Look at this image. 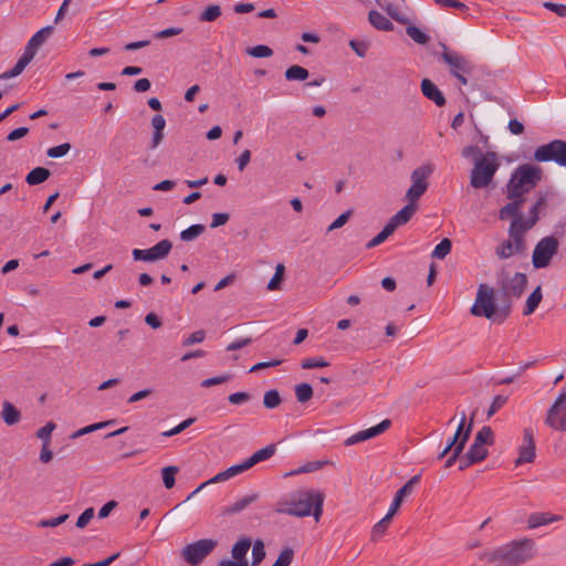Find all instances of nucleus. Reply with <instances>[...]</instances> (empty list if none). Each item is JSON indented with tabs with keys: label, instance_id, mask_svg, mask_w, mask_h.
I'll list each match as a JSON object with an SVG mask.
<instances>
[{
	"label": "nucleus",
	"instance_id": "obj_1",
	"mask_svg": "<svg viewBox=\"0 0 566 566\" xmlns=\"http://www.w3.org/2000/svg\"><path fill=\"white\" fill-rule=\"evenodd\" d=\"M324 499L325 495L319 490L298 489L280 499L275 503L274 511L296 517L313 515L318 522L323 514Z\"/></svg>",
	"mask_w": 566,
	"mask_h": 566
},
{
	"label": "nucleus",
	"instance_id": "obj_2",
	"mask_svg": "<svg viewBox=\"0 0 566 566\" xmlns=\"http://www.w3.org/2000/svg\"><path fill=\"white\" fill-rule=\"evenodd\" d=\"M534 556V542L525 538L513 541L491 552L480 554L481 560L497 563L501 566H518Z\"/></svg>",
	"mask_w": 566,
	"mask_h": 566
},
{
	"label": "nucleus",
	"instance_id": "obj_3",
	"mask_svg": "<svg viewBox=\"0 0 566 566\" xmlns=\"http://www.w3.org/2000/svg\"><path fill=\"white\" fill-rule=\"evenodd\" d=\"M495 302L494 289L485 283L478 287L474 304L471 307V314L478 317H485L495 324H502L510 317V304L503 303L501 297Z\"/></svg>",
	"mask_w": 566,
	"mask_h": 566
},
{
	"label": "nucleus",
	"instance_id": "obj_4",
	"mask_svg": "<svg viewBox=\"0 0 566 566\" xmlns=\"http://www.w3.org/2000/svg\"><path fill=\"white\" fill-rule=\"evenodd\" d=\"M543 169L534 164H523L516 167L506 184L507 199H525L542 180Z\"/></svg>",
	"mask_w": 566,
	"mask_h": 566
},
{
	"label": "nucleus",
	"instance_id": "obj_5",
	"mask_svg": "<svg viewBox=\"0 0 566 566\" xmlns=\"http://www.w3.org/2000/svg\"><path fill=\"white\" fill-rule=\"evenodd\" d=\"M500 168L496 153L488 151L484 156L475 158L470 174V185L474 189H483L491 185Z\"/></svg>",
	"mask_w": 566,
	"mask_h": 566
},
{
	"label": "nucleus",
	"instance_id": "obj_6",
	"mask_svg": "<svg viewBox=\"0 0 566 566\" xmlns=\"http://www.w3.org/2000/svg\"><path fill=\"white\" fill-rule=\"evenodd\" d=\"M527 285V276L524 273H515L512 277L502 279L499 283V296L503 303L510 304L512 313L513 302L518 300Z\"/></svg>",
	"mask_w": 566,
	"mask_h": 566
},
{
	"label": "nucleus",
	"instance_id": "obj_7",
	"mask_svg": "<svg viewBox=\"0 0 566 566\" xmlns=\"http://www.w3.org/2000/svg\"><path fill=\"white\" fill-rule=\"evenodd\" d=\"M533 158L537 163L554 161L559 166L566 167V140L554 139L538 146L534 151Z\"/></svg>",
	"mask_w": 566,
	"mask_h": 566
},
{
	"label": "nucleus",
	"instance_id": "obj_8",
	"mask_svg": "<svg viewBox=\"0 0 566 566\" xmlns=\"http://www.w3.org/2000/svg\"><path fill=\"white\" fill-rule=\"evenodd\" d=\"M433 169L434 167L432 165L427 164L416 168L411 172V186L406 193V199L409 202L417 205V201L427 191L429 186L427 179L433 172Z\"/></svg>",
	"mask_w": 566,
	"mask_h": 566
},
{
	"label": "nucleus",
	"instance_id": "obj_9",
	"mask_svg": "<svg viewBox=\"0 0 566 566\" xmlns=\"http://www.w3.org/2000/svg\"><path fill=\"white\" fill-rule=\"evenodd\" d=\"M218 545L212 538H203L190 543L182 549L184 559L191 566L200 564Z\"/></svg>",
	"mask_w": 566,
	"mask_h": 566
},
{
	"label": "nucleus",
	"instance_id": "obj_10",
	"mask_svg": "<svg viewBox=\"0 0 566 566\" xmlns=\"http://www.w3.org/2000/svg\"><path fill=\"white\" fill-rule=\"evenodd\" d=\"M558 240L553 235L541 239L533 251V266L535 269H544L548 266L552 258L558 251Z\"/></svg>",
	"mask_w": 566,
	"mask_h": 566
},
{
	"label": "nucleus",
	"instance_id": "obj_11",
	"mask_svg": "<svg viewBox=\"0 0 566 566\" xmlns=\"http://www.w3.org/2000/svg\"><path fill=\"white\" fill-rule=\"evenodd\" d=\"M545 423L554 430L566 431V388H563L547 410Z\"/></svg>",
	"mask_w": 566,
	"mask_h": 566
},
{
	"label": "nucleus",
	"instance_id": "obj_12",
	"mask_svg": "<svg viewBox=\"0 0 566 566\" xmlns=\"http://www.w3.org/2000/svg\"><path fill=\"white\" fill-rule=\"evenodd\" d=\"M443 52L440 59L449 66L450 73L455 76L459 74H471L473 72V64L464 55L449 50L444 44H441Z\"/></svg>",
	"mask_w": 566,
	"mask_h": 566
},
{
	"label": "nucleus",
	"instance_id": "obj_13",
	"mask_svg": "<svg viewBox=\"0 0 566 566\" xmlns=\"http://www.w3.org/2000/svg\"><path fill=\"white\" fill-rule=\"evenodd\" d=\"M535 450L533 430L531 428H525L523 431V444L518 448V457L515 460V465L518 467L533 462L536 457Z\"/></svg>",
	"mask_w": 566,
	"mask_h": 566
},
{
	"label": "nucleus",
	"instance_id": "obj_14",
	"mask_svg": "<svg viewBox=\"0 0 566 566\" xmlns=\"http://www.w3.org/2000/svg\"><path fill=\"white\" fill-rule=\"evenodd\" d=\"M390 426H391V420L385 419L371 428L360 430V431L356 432L355 434L350 436L349 438H347L345 440L344 444L346 447H349V446H353V444H356L359 442H364L371 438H375V437L379 436L380 433L385 432L387 429H389Z\"/></svg>",
	"mask_w": 566,
	"mask_h": 566
},
{
	"label": "nucleus",
	"instance_id": "obj_15",
	"mask_svg": "<svg viewBox=\"0 0 566 566\" xmlns=\"http://www.w3.org/2000/svg\"><path fill=\"white\" fill-rule=\"evenodd\" d=\"M511 202L506 203L499 211V218L501 220L512 219V222L516 220L520 221L522 226H524V218L521 213V208L525 202V199H510Z\"/></svg>",
	"mask_w": 566,
	"mask_h": 566
},
{
	"label": "nucleus",
	"instance_id": "obj_16",
	"mask_svg": "<svg viewBox=\"0 0 566 566\" xmlns=\"http://www.w3.org/2000/svg\"><path fill=\"white\" fill-rule=\"evenodd\" d=\"M420 482V475H413L405 485H402L395 494L394 501L389 507L388 513L395 515L399 510L403 499L411 494L415 485Z\"/></svg>",
	"mask_w": 566,
	"mask_h": 566
},
{
	"label": "nucleus",
	"instance_id": "obj_17",
	"mask_svg": "<svg viewBox=\"0 0 566 566\" xmlns=\"http://www.w3.org/2000/svg\"><path fill=\"white\" fill-rule=\"evenodd\" d=\"M530 230L526 226H522L520 221L511 222L509 229V235L511 242L513 243V249L515 253H522L525 250V232Z\"/></svg>",
	"mask_w": 566,
	"mask_h": 566
},
{
	"label": "nucleus",
	"instance_id": "obj_18",
	"mask_svg": "<svg viewBox=\"0 0 566 566\" xmlns=\"http://www.w3.org/2000/svg\"><path fill=\"white\" fill-rule=\"evenodd\" d=\"M421 92L428 99L432 101L437 106L441 107L446 105L444 95L431 80L423 78L421 81Z\"/></svg>",
	"mask_w": 566,
	"mask_h": 566
},
{
	"label": "nucleus",
	"instance_id": "obj_19",
	"mask_svg": "<svg viewBox=\"0 0 566 566\" xmlns=\"http://www.w3.org/2000/svg\"><path fill=\"white\" fill-rule=\"evenodd\" d=\"M259 499L256 493L245 495L231 505H227L222 509V515H233L245 510L250 504L254 503Z\"/></svg>",
	"mask_w": 566,
	"mask_h": 566
},
{
	"label": "nucleus",
	"instance_id": "obj_20",
	"mask_svg": "<svg viewBox=\"0 0 566 566\" xmlns=\"http://www.w3.org/2000/svg\"><path fill=\"white\" fill-rule=\"evenodd\" d=\"M369 23L379 31H392V22L377 10H371L368 13Z\"/></svg>",
	"mask_w": 566,
	"mask_h": 566
},
{
	"label": "nucleus",
	"instance_id": "obj_21",
	"mask_svg": "<svg viewBox=\"0 0 566 566\" xmlns=\"http://www.w3.org/2000/svg\"><path fill=\"white\" fill-rule=\"evenodd\" d=\"M252 545V541L249 537H241L237 541L231 548L232 559L248 560L247 554Z\"/></svg>",
	"mask_w": 566,
	"mask_h": 566
},
{
	"label": "nucleus",
	"instance_id": "obj_22",
	"mask_svg": "<svg viewBox=\"0 0 566 566\" xmlns=\"http://www.w3.org/2000/svg\"><path fill=\"white\" fill-rule=\"evenodd\" d=\"M275 450H276V448L274 444H269V446L258 450L249 459H247L245 460L247 464L251 469L255 464L270 459L275 453Z\"/></svg>",
	"mask_w": 566,
	"mask_h": 566
},
{
	"label": "nucleus",
	"instance_id": "obj_23",
	"mask_svg": "<svg viewBox=\"0 0 566 566\" xmlns=\"http://www.w3.org/2000/svg\"><path fill=\"white\" fill-rule=\"evenodd\" d=\"M1 417L8 426H12L20 421L21 413L11 402L4 401Z\"/></svg>",
	"mask_w": 566,
	"mask_h": 566
},
{
	"label": "nucleus",
	"instance_id": "obj_24",
	"mask_svg": "<svg viewBox=\"0 0 566 566\" xmlns=\"http://www.w3.org/2000/svg\"><path fill=\"white\" fill-rule=\"evenodd\" d=\"M417 210V205H413L408 201V203L399 210L397 213H395L391 219L395 221V223L400 227L409 222V220L412 218Z\"/></svg>",
	"mask_w": 566,
	"mask_h": 566
},
{
	"label": "nucleus",
	"instance_id": "obj_25",
	"mask_svg": "<svg viewBox=\"0 0 566 566\" xmlns=\"http://www.w3.org/2000/svg\"><path fill=\"white\" fill-rule=\"evenodd\" d=\"M51 172L49 169L44 167H36L32 169L25 177L27 184L30 186H35L44 182L49 179Z\"/></svg>",
	"mask_w": 566,
	"mask_h": 566
},
{
	"label": "nucleus",
	"instance_id": "obj_26",
	"mask_svg": "<svg viewBox=\"0 0 566 566\" xmlns=\"http://www.w3.org/2000/svg\"><path fill=\"white\" fill-rule=\"evenodd\" d=\"M543 298L542 289L537 286L526 300V304L523 311V315L527 316L533 314L538 307Z\"/></svg>",
	"mask_w": 566,
	"mask_h": 566
},
{
	"label": "nucleus",
	"instance_id": "obj_27",
	"mask_svg": "<svg viewBox=\"0 0 566 566\" xmlns=\"http://www.w3.org/2000/svg\"><path fill=\"white\" fill-rule=\"evenodd\" d=\"M557 520L559 516H553L549 513H534L528 518V527L536 528Z\"/></svg>",
	"mask_w": 566,
	"mask_h": 566
},
{
	"label": "nucleus",
	"instance_id": "obj_28",
	"mask_svg": "<svg viewBox=\"0 0 566 566\" xmlns=\"http://www.w3.org/2000/svg\"><path fill=\"white\" fill-rule=\"evenodd\" d=\"M172 243L164 239L150 248L155 261L165 259L171 251Z\"/></svg>",
	"mask_w": 566,
	"mask_h": 566
},
{
	"label": "nucleus",
	"instance_id": "obj_29",
	"mask_svg": "<svg viewBox=\"0 0 566 566\" xmlns=\"http://www.w3.org/2000/svg\"><path fill=\"white\" fill-rule=\"evenodd\" d=\"M284 76L287 81H305L308 78L310 72L301 65H292L285 71Z\"/></svg>",
	"mask_w": 566,
	"mask_h": 566
},
{
	"label": "nucleus",
	"instance_id": "obj_30",
	"mask_svg": "<svg viewBox=\"0 0 566 566\" xmlns=\"http://www.w3.org/2000/svg\"><path fill=\"white\" fill-rule=\"evenodd\" d=\"M394 515L387 513L379 522H377L371 530V541H378L387 531Z\"/></svg>",
	"mask_w": 566,
	"mask_h": 566
},
{
	"label": "nucleus",
	"instance_id": "obj_31",
	"mask_svg": "<svg viewBox=\"0 0 566 566\" xmlns=\"http://www.w3.org/2000/svg\"><path fill=\"white\" fill-rule=\"evenodd\" d=\"M478 444L482 446H492L494 443V434L493 430L489 426L482 427L475 434L474 441Z\"/></svg>",
	"mask_w": 566,
	"mask_h": 566
},
{
	"label": "nucleus",
	"instance_id": "obj_32",
	"mask_svg": "<svg viewBox=\"0 0 566 566\" xmlns=\"http://www.w3.org/2000/svg\"><path fill=\"white\" fill-rule=\"evenodd\" d=\"M467 454L471 458V462L478 463L488 457V450L484 446L473 442L467 451Z\"/></svg>",
	"mask_w": 566,
	"mask_h": 566
},
{
	"label": "nucleus",
	"instance_id": "obj_33",
	"mask_svg": "<svg viewBox=\"0 0 566 566\" xmlns=\"http://www.w3.org/2000/svg\"><path fill=\"white\" fill-rule=\"evenodd\" d=\"M54 27L48 25L35 32L29 42L38 49L45 42V40L53 33Z\"/></svg>",
	"mask_w": 566,
	"mask_h": 566
},
{
	"label": "nucleus",
	"instance_id": "obj_34",
	"mask_svg": "<svg viewBox=\"0 0 566 566\" xmlns=\"http://www.w3.org/2000/svg\"><path fill=\"white\" fill-rule=\"evenodd\" d=\"M451 248H452L451 240L448 238H444L440 241V243H438L436 245V248L433 249V251L431 253V256L433 259L442 260L450 253Z\"/></svg>",
	"mask_w": 566,
	"mask_h": 566
},
{
	"label": "nucleus",
	"instance_id": "obj_35",
	"mask_svg": "<svg viewBox=\"0 0 566 566\" xmlns=\"http://www.w3.org/2000/svg\"><path fill=\"white\" fill-rule=\"evenodd\" d=\"M295 396L298 402L305 403L313 397V388L310 384L302 382L295 386Z\"/></svg>",
	"mask_w": 566,
	"mask_h": 566
},
{
	"label": "nucleus",
	"instance_id": "obj_36",
	"mask_svg": "<svg viewBox=\"0 0 566 566\" xmlns=\"http://www.w3.org/2000/svg\"><path fill=\"white\" fill-rule=\"evenodd\" d=\"M179 472V468L175 465L166 467L161 470L163 483L166 489H172L176 483V474Z\"/></svg>",
	"mask_w": 566,
	"mask_h": 566
},
{
	"label": "nucleus",
	"instance_id": "obj_37",
	"mask_svg": "<svg viewBox=\"0 0 566 566\" xmlns=\"http://www.w3.org/2000/svg\"><path fill=\"white\" fill-rule=\"evenodd\" d=\"M205 231L203 224H192L186 230L180 232V239L185 242H190L197 239Z\"/></svg>",
	"mask_w": 566,
	"mask_h": 566
},
{
	"label": "nucleus",
	"instance_id": "obj_38",
	"mask_svg": "<svg viewBox=\"0 0 566 566\" xmlns=\"http://www.w3.org/2000/svg\"><path fill=\"white\" fill-rule=\"evenodd\" d=\"M221 15V8L218 4L207 7L199 15L201 22L216 21Z\"/></svg>",
	"mask_w": 566,
	"mask_h": 566
},
{
	"label": "nucleus",
	"instance_id": "obj_39",
	"mask_svg": "<svg viewBox=\"0 0 566 566\" xmlns=\"http://www.w3.org/2000/svg\"><path fill=\"white\" fill-rule=\"evenodd\" d=\"M406 33L418 44H427L430 40L428 34L415 25H408Z\"/></svg>",
	"mask_w": 566,
	"mask_h": 566
},
{
	"label": "nucleus",
	"instance_id": "obj_40",
	"mask_svg": "<svg viewBox=\"0 0 566 566\" xmlns=\"http://www.w3.org/2000/svg\"><path fill=\"white\" fill-rule=\"evenodd\" d=\"M264 543L261 539H256L252 546V566H258L265 558Z\"/></svg>",
	"mask_w": 566,
	"mask_h": 566
},
{
	"label": "nucleus",
	"instance_id": "obj_41",
	"mask_svg": "<svg viewBox=\"0 0 566 566\" xmlns=\"http://www.w3.org/2000/svg\"><path fill=\"white\" fill-rule=\"evenodd\" d=\"M282 399L276 389L268 390L263 397V405L268 409H274L280 406Z\"/></svg>",
	"mask_w": 566,
	"mask_h": 566
},
{
	"label": "nucleus",
	"instance_id": "obj_42",
	"mask_svg": "<svg viewBox=\"0 0 566 566\" xmlns=\"http://www.w3.org/2000/svg\"><path fill=\"white\" fill-rule=\"evenodd\" d=\"M472 426H473V421L471 420L469 422V424L467 426L462 437L460 438V440L457 442V444L451 450V453H453L455 457H460V454L462 453V451L470 438V434L472 431Z\"/></svg>",
	"mask_w": 566,
	"mask_h": 566
},
{
	"label": "nucleus",
	"instance_id": "obj_43",
	"mask_svg": "<svg viewBox=\"0 0 566 566\" xmlns=\"http://www.w3.org/2000/svg\"><path fill=\"white\" fill-rule=\"evenodd\" d=\"M465 419H467L465 413L462 412V417H461L460 423L457 428V431L453 434V437L449 439L447 446L444 447V451H451L453 449V447L457 444V442L460 440V438L462 437V434L465 430Z\"/></svg>",
	"mask_w": 566,
	"mask_h": 566
},
{
	"label": "nucleus",
	"instance_id": "obj_44",
	"mask_svg": "<svg viewBox=\"0 0 566 566\" xmlns=\"http://www.w3.org/2000/svg\"><path fill=\"white\" fill-rule=\"evenodd\" d=\"M55 428L56 424L53 421H49L45 426H43L36 431V438L42 440L43 444H50L51 436Z\"/></svg>",
	"mask_w": 566,
	"mask_h": 566
},
{
	"label": "nucleus",
	"instance_id": "obj_45",
	"mask_svg": "<svg viewBox=\"0 0 566 566\" xmlns=\"http://www.w3.org/2000/svg\"><path fill=\"white\" fill-rule=\"evenodd\" d=\"M294 558V549L292 547H285L280 553L277 559L272 566H290Z\"/></svg>",
	"mask_w": 566,
	"mask_h": 566
},
{
	"label": "nucleus",
	"instance_id": "obj_46",
	"mask_svg": "<svg viewBox=\"0 0 566 566\" xmlns=\"http://www.w3.org/2000/svg\"><path fill=\"white\" fill-rule=\"evenodd\" d=\"M247 53L253 57H270L273 55V50L264 44H259L253 48H249Z\"/></svg>",
	"mask_w": 566,
	"mask_h": 566
},
{
	"label": "nucleus",
	"instance_id": "obj_47",
	"mask_svg": "<svg viewBox=\"0 0 566 566\" xmlns=\"http://www.w3.org/2000/svg\"><path fill=\"white\" fill-rule=\"evenodd\" d=\"M284 271H285V268L283 264L280 263L276 265L275 273L272 276V279L270 280V282L268 283V289L270 291H275V290L280 289V283L283 280Z\"/></svg>",
	"mask_w": 566,
	"mask_h": 566
},
{
	"label": "nucleus",
	"instance_id": "obj_48",
	"mask_svg": "<svg viewBox=\"0 0 566 566\" xmlns=\"http://www.w3.org/2000/svg\"><path fill=\"white\" fill-rule=\"evenodd\" d=\"M329 363L323 357H311L302 360L301 367L303 369L322 368L327 367Z\"/></svg>",
	"mask_w": 566,
	"mask_h": 566
},
{
	"label": "nucleus",
	"instance_id": "obj_49",
	"mask_svg": "<svg viewBox=\"0 0 566 566\" xmlns=\"http://www.w3.org/2000/svg\"><path fill=\"white\" fill-rule=\"evenodd\" d=\"M495 253L500 259H509L510 256H512L515 253V251L513 249V243L511 242V240H505L500 245H497Z\"/></svg>",
	"mask_w": 566,
	"mask_h": 566
},
{
	"label": "nucleus",
	"instance_id": "obj_50",
	"mask_svg": "<svg viewBox=\"0 0 566 566\" xmlns=\"http://www.w3.org/2000/svg\"><path fill=\"white\" fill-rule=\"evenodd\" d=\"M71 149L70 143H64L59 146L51 147L46 150V155L50 158H60L65 156Z\"/></svg>",
	"mask_w": 566,
	"mask_h": 566
},
{
	"label": "nucleus",
	"instance_id": "obj_51",
	"mask_svg": "<svg viewBox=\"0 0 566 566\" xmlns=\"http://www.w3.org/2000/svg\"><path fill=\"white\" fill-rule=\"evenodd\" d=\"M326 463H327V461H312V462H307L306 464L302 465L300 469L291 472L290 474L293 475V474H298V473L314 472L316 470L322 469Z\"/></svg>",
	"mask_w": 566,
	"mask_h": 566
},
{
	"label": "nucleus",
	"instance_id": "obj_52",
	"mask_svg": "<svg viewBox=\"0 0 566 566\" xmlns=\"http://www.w3.org/2000/svg\"><path fill=\"white\" fill-rule=\"evenodd\" d=\"M507 402V397L497 395L493 398V401L486 412L488 418H491L495 415L505 403Z\"/></svg>",
	"mask_w": 566,
	"mask_h": 566
},
{
	"label": "nucleus",
	"instance_id": "obj_53",
	"mask_svg": "<svg viewBox=\"0 0 566 566\" xmlns=\"http://www.w3.org/2000/svg\"><path fill=\"white\" fill-rule=\"evenodd\" d=\"M195 421H196L195 418H188V419L184 420L182 422H180L178 426L174 427L172 429L163 432V436L164 437L176 436V434L182 432L184 430H186L188 427H190Z\"/></svg>",
	"mask_w": 566,
	"mask_h": 566
},
{
	"label": "nucleus",
	"instance_id": "obj_54",
	"mask_svg": "<svg viewBox=\"0 0 566 566\" xmlns=\"http://www.w3.org/2000/svg\"><path fill=\"white\" fill-rule=\"evenodd\" d=\"M205 338L206 332L203 329L196 331L182 340V346H191L195 344L202 343Z\"/></svg>",
	"mask_w": 566,
	"mask_h": 566
},
{
	"label": "nucleus",
	"instance_id": "obj_55",
	"mask_svg": "<svg viewBox=\"0 0 566 566\" xmlns=\"http://www.w3.org/2000/svg\"><path fill=\"white\" fill-rule=\"evenodd\" d=\"M182 31H184L182 28L171 27V28H167L165 30L155 32L153 34V36H154V39L163 40V39H167L170 36L179 35L182 33Z\"/></svg>",
	"mask_w": 566,
	"mask_h": 566
},
{
	"label": "nucleus",
	"instance_id": "obj_56",
	"mask_svg": "<svg viewBox=\"0 0 566 566\" xmlns=\"http://www.w3.org/2000/svg\"><path fill=\"white\" fill-rule=\"evenodd\" d=\"M69 518V514H62L57 517L41 520L38 523L39 527H56Z\"/></svg>",
	"mask_w": 566,
	"mask_h": 566
},
{
	"label": "nucleus",
	"instance_id": "obj_57",
	"mask_svg": "<svg viewBox=\"0 0 566 566\" xmlns=\"http://www.w3.org/2000/svg\"><path fill=\"white\" fill-rule=\"evenodd\" d=\"M349 46L355 51L359 57H365L369 48V44L365 41L350 40Z\"/></svg>",
	"mask_w": 566,
	"mask_h": 566
},
{
	"label": "nucleus",
	"instance_id": "obj_58",
	"mask_svg": "<svg viewBox=\"0 0 566 566\" xmlns=\"http://www.w3.org/2000/svg\"><path fill=\"white\" fill-rule=\"evenodd\" d=\"M25 67L27 64H24L21 60H18L17 64L10 71H7L0 75V78L8 80L11 77H15L20 75Z\"/></svg>",
	"mask_w": 566,
	"mask_h": 566
},
{
	"label": "nucleus",
	"instance_id": "obj_59",
	"mask_svg": "<svg viewBox=\"0 0 566 566\" xmlns=\"http://www.w3.org/2000/svg\"><path fill=\"white\" fill-rule=\"evenodd\" d=\"M132 253H133V258L136 261H146V262H154L155 261L150 248L149 249H145V250L134 249Z\"/></svg>",
	"mask_w": 566,
	"mask_h": 566
},
{
	"label": "nucleus",
	"instance_id": "obj_60",
	"mask_svg": "<svg viewBox=\"0 0 566 566\" xmlns=\"http://www.w3.org/2000/svg\"><path fill=\"white\" fill-rule=\"evenodd\" d=\"M94 509L93 507H88L77 518L76 521V527L78 528H84L90 522L91 520L94 517Z\"/></svg>",
	"mask_w": 566,
	"mask_h": 566
},
{
	"label": "nucleus",
	"instance_id": "obj_61",
	"mask_svg": "<svg viewBox=\"0 0 566 566\" xmlns=\"http://www.w3.org/2000/svg\"><path fill=\"white\" fill-rule=\"evenodd\" d=\"M350 214H352V211L347 210L344 213H342L340 216H338V218L329 224V227L327 228V231L331 232L333 230L339 229L343 226H345L347 223V221L349 220Z\"/></svg>",
	"mask_w": 566,
	"mask_h": 566
},
{
	"label": "nucleus",
	"instance_id": "obj_62",
	"mask_svg": "<svg viewBox=\"0 0 566 566\" xmlns=\"http://www.w3.org/2000/svg\"><path fill=\"white\" fill-rule=\"evenodd\" d=\"M250 399H251V395L245 391H238V392L231 394L228 397L229 402L232 405H241V403L248 402Z\"/></svg>",
	"mask_w": 566,
	"mask_h": 566
},
{
	"label": "nucleus",
	"instance_id": "obj_63",
	"mask_svg": "<svg viewBox=\"0 0 566 566\" xmlns=\"http://www.w3.org/2000/svg\"><path fill=\"white\" fill-rule=\"evenodd\" d=\"M461 155L463 158H467V159L472 158L473 161L475 160V158H479V156H484V154H482L481 149L474 145L465 146L462 149Z\"/></svg>",
	"mask_w": 566,
	"mask_h": 566
},
{
	"label": "nucleus",
	"instance_id": "obj_64",
	"mask_svg": "<svg viewBox=\"0 0 566 566\" xmlns=\"http://www.w3.org/2000/svg\"><path fill=\"white\" fill-rule=\"evenodd\" d=\"M538 213L539 208L534 203L528 211V218L524 219V226H526V228L532 229L538 221Z\"/></svg>",
	"mask_w": 566,
	"mask_h": 566
}]
</instances>
